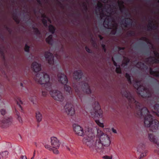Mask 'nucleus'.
<instances>
[{
    "instance_id": "nucleus-1",
    "label": "nucleus",
    "mask_w": 159,
    "mask_h": 159,
    "mask_svg": "<svg viewBox=\"0 0 159 159\" xmlns=\"http://www.w3.org/2000/svg\"><path fill=\"white\" fill-rule=\"evenodd\" d=\"M142 116L145 115L144 117V123L145 126L150 127V130L152 132H155L158 129L159 122L156 120H154L152 116L148 114L149 112L145 107L142 108L140 111Z\"/></svg>"
},
{
    "instance_id": "nucleus-2",
    "label": "nucleus",
    "mask_w": 159,
    "mask_h": 159,
    "mask_svg": "<svg viewBox=\"0 0 159 159\" xmlns=\"http://www.w3.org/2000/svg\"><path fill=\"white\" fill-rule=\"evenodd\" d=\"M34 79L39 84L44 85L46 90L49 91L52 89V84L49 82V76L45 72L37 73Z\"/></svg>"
},
{
    "instance_id": "nucleus-3",
    "label": "nucleus",
    "mask_w": 159,
    "mask_h": 159,
    "mask_svg": "<svg viewBox=\"0 0 159 159\" xmlns=\"http://www.w3.org/2000/svg\"><path fill=\"white\" fill-rule=\"evenodd\" d=\"M93 106V118L96 124L100 127L103 128L104 124L101 123L100 119H102L103 111L101 108L99 103L98 102H95Z\"/></svg>"
},
{
    "instance_id": "nucleus-4",
    "label": "nucleus",
    "mask_w": 159,
    "mask_h": 159,
    "mask_svg": "<svg viewBox=\"0 0 159 159\" xmlns=\"http://www.w3.org/2000/svg\"><path fill=\"white\" fill-rule=\"evenodd\" d=\"M100 136V139L96 141V148L101 149H103L104 147L109 146L111 143V140L108 135L101 132Z\"/></svg>"
},
{
    "instance_id": "nucleus-5",
    "label": "nucleus",
    "mask_w": 159,
    "mask_h": 159,
    "mask_svg": "<svg viewBox=\"0 0 159 159\" xmlns=\"http://www.w3.org/2000/svg\"><path fill=\"white\" fill-rule=\"evenodd\" d=\"M82 141L84 144H85L89 147L91 151L95 150L96 152L98 151V149L96 148V142H95L93 139L87 136L84 138Z\"/></svg>"
},
{
    "instance_id": "nucleus-6",
    "label": "nucleus",
    "mask_w": 159,
    "mask_h": 159,
    "mask_svg": "<svg viewBox=\"0 0 159 159\" xmlns=\"http://www.w3.org/2000/svg\"><path fill=\"white\" fill-rule=\"evenodd\" d=\"M50 94L54 99L58 101L62 102L64 99V97L61 92L57 90H51Z\"/></svg>"
},
{
    "instance_id": "nucleus-7",
    "label": "nucleus",
    "mask_w": 159,
    "mask_h": 159,
    "mask_svg": "<svg viewBox=\"0 0 159 159\" xmlns=\"http://www.w3.org/2000/svg\"><path fill=\"white\" fill-rule=\"evenodd\" d=\"M79 85L81 86V89L83 92H85L87 94L91 93L92 91L88 83L84 81H82L79 84Z\"/></svg>"
},
{
    "instance_id": "nucleus-8",
    "label": "nucleus",
    "mask_w": 159,
    "mask_h": 159,
    "mask_svg": "<svg viewBox=\"0 0 159 159\" xmlns=\"http://www.w3.org/2000/svg\"><path fill=\"white\" fill-rule=\"evenodd\" d=\"M64 107L65 111L68 115L72 116L75 114L74 107L72 104L67 103L66 104Z\"/></svg>"
},
{
    "instance_id": "nucleus-9",
    "label": "nucleus",
    "mask_w": 159,
    "mask_h": 159,
    "mask_svg": "<svg viewBox=\"0 0 159 159\" xmlns=\"http://www.w3.org/2000/svg\"><path fill=\"white\" fill-rule=\"evenodd\" d=\"M73 129L76 134L81 136H83L84 135L83 128L80 125L76 124L73 125Z\"/></svg>"
},
{
    "instance_id": "nucleus-10",
    "label": "nucleus",
    "mask_w": 159,
    "mask_h": 159,
    "mask_svg": "<svg viewBox=\"0 0 159 159\" xmlns=\"http://www.w3.org/2000/svg\"><path fill=\"white\" fill-rule=\"evenodd\" d=\"M44 57L46 60L50 65H53L54 63V56L52 53L48 51H46L44 53Z\"/></svg>"
},
{
    "instance_id": "nucleus-11",
    "label": "nucleus",
    "mask_w": 159,
    "mask_h": 159,
    "mask_svg": "<svg viewBox=\"0 0 159 159\" xmlns=\"http://www.w3.org/2000/svg\"><path fill=\"white\" fill-rule=\"evenodd\" d=\"M57 77L59 81L62 84H66L68 82L67 76L63 73H59L57 74Z\"/></svg>"
},
{
    "instance_id": "nucleus-12",
    "label": "nucleus",
    "mask_w": 159,
    "mask_h": 159,
    "mask_svg": "<svg viewBox=\"0 0 159 159\" xmlns=\"http://www.w3.org/2000/svg\"><path fill=\"white\" fill-rule=\"evenodd\" d=\"M121 25L125 27H130L132 26L133 23L132 20L130 18L126 17L121 20Z\"/></svg>"
},
{
    "instance_id": "nucleus-13",
    "label": "nucleus",
    "mask_w": 159,
    "mask_h": 159,
    "mask_svg": "<svg viewBox=\"0 0 159 159\" xmlns=\"http://www.w3.org/2000/svg\"><path fill=\"white\" fill-rule=\"evenodd\" d=\"M12 119L10 118H4L1 121L0 124V126L3 128H6L11 125L12 123Z\"/></svg>"
},
{
    "instance_id": "nucleus-14",
    "label": "nucleus",
    "mask_w": 159,
    "mask_h": 159,
    "mask_svg": "<svg viewBox=\"0 0 159 159\" xmlns=\"http://www.w3.org/2000/svg\"><path fill=\"white\" fill-rule=\"evenodd\" d=\"M51 145L53 148L58 149L59 148L60 144L59 140L56 137H52L51 138Z\"/></svg>"
},
{
    "instance_id": "nucleus-15",
    "label": "nucleus",
    "mask_w": 159,
    "mask_h": 159,
    "mask_svg": "<svg viewBox=\"0 0 159 159\" xmlns=\"http://www.w3.org/2000/svg\"><path fill=\"white\" fill-rule=\"evenodd\" d=\"M122 95L127 98L129 103L132 102H136L134 98L129 92L126 91H124L122 94Z\"/></svg>"
},
{
    "instance_id": "nucleus-16",
    "label": "nucleus",
    "mask_w": 159,
    "mask_h": 159,
    "mask_svg": "<svg viewBox=\"0 0 159 159\" xmlns=\"http://www.w3.org/2000/svg\"><path fill=\"white\" fill-rule=\"evenodd\" d=\"M31 67L33 71L36 73L40 71L41 70V64L36 61L32 63Z\"/></svg>"
},
{
    "instance_id": "nucleus-17",
    "label": "nucleus",
    "mask_w": 159,
    "mask_h": 159,
    "mask_svg": "<svg viewBox=\"0 0 159 159\" xmlns=\"http://www.w3.org/2000/svg\"><path fill=\"white\" fill-rule=\"evenodd\" d=\"M83 75V72L81 70H75L73 73L74 79L75 80H80L82 78Z\"/></svg>"
},
{
    "instance_id": "nucleus-18",
    "label": "nucleus",
    "mask_w": 159,
    "mask_h": 159,
    "mask_svg": "<svg viewBox=\"0 0 159 159\" xmlns=\"http://www.w3.org/2000/svg\"><path fill=\"white\" fill-rule=\"evenodd\" d=\"M148 137L150 142L156 144L157 146L159 145V140L152 134H149Z\"/></svg>"
},
{
    "instance_id": "nucleus-19",
    "label": "nucleus",
    "mask_w": 159,
    "mask_h": 159,
    "mask_svg": "<svg viewBox=\"0 0 159 159\" xmlns=\"http://www.w3.org/2000/svg\"><path fill=\"white\" fill-rule=\"evenodd\" d=\"M156 58L154 57H150L148 58V61H150L151 63H159V54L156 51L154 52Z\"/></svg>"
},
{
    "instance_id": "nucleus-20",
    "label": "nucleus",
    "mask_w": 159,
    "mask_h": 159,
    "mask_svg": "<svg viewBox=\"0 0 159 159\" xmlns=\"http://www.w3.org/2000/svg\"><path fill=\"white\" fill-rule=\"evenodd\" d=\"M119 9L121 12H122L125 10V7L124 5V2L123 1H120L118 2Z\"/></svg>"
},
{
    "instance_id": "nucleus-21",
    "label": "nucleus",
    "mask_w": 159,
    "mask_h": 159,
    "mask_svg": "<svg viewBox=\"0 0 159 159\" xmlns=\"http://www.w3.org/2000/svg\"><path fill=\"white\" fill-rule=\"evenodd\" d=\"M129 61L130 60L129 58L124 57V59L122 61L121 66L123 67H124L125 66L127 65Z\"/></svg>"
},
{
    "instance_id": "nucleus-22",
    "label": "nucleus",
    "mask_w": 159,
    "mask_h": 159,
    "mask_svg": "<svg viewBox=\"0 0 159 159\" xmlns=\"http://www.w3.org/2000/svg\"><path fill=\"white\" fill-rule=\"evenodd\" d=\"M46 41L49 44H52L53 42V40L52 39V34L49 35L46 39Z\"/></svg>"
},
{
    "instance_id": "nucleus-23",
    "label": "nucleus",
    "mask_w": 159,
    "mask_h": 159,
    "mask_svg": "<svg viewBox=\"0 0 159 159\" xmlns=\"http://www.w3.org/2000/svg\"><path fill=\"white\" fill-rule=\"evenodd\" d=\"M36 118L38 122L39 123L42 120V115L39 111L36 113Z\"/></svg>"
},
{
    "instance_id": "nucleus-24",
    "label": "nucleus",
    "mask_w": 159,
    "mask_h": 159,
    "mask_svg": "<svg viewBox=\"0 0 159 159\" xmlns=\"http://www.w3.org/2000/svg\"><path fill=\"white\" fill-rule=\"evenodd\" d=\"M32 29L34 30V34L37 36H39V35H41L40 31L38 28L35 27L34 26H33Z\"/></svg>"
},
{
    "instance_id": "nucleus-25",
    "label": "nucleus",
    "mask_w": 159,
    "mask_h": 159,
    "mask_svg": "<svg viewBox=\"0 0 159 159\" xmlns=\"http://www.w3.org/2000/svg\"><path fill=\"white\" fill-rule=\"evenodd\" d=\"M113 27L114 28L112 29L111 31L110 34L112 35H115L116 33L117 25L116 23H115L112 25Z\"/></svg>"
},
{
    "instance_id": "nucleus-26",
    "label": "nucleus",
    "mask_w": 159,
    "mask_h": 159,
    "mask_svg": "<svg viewBox=\"0 0 159 159\" xmlns=\"http://www.w3.org/2000/svg\"><path fill=\"white\" fill-rule=\"evenodd\" d=\"M64 85V89L65 90L68 92L69 94H71L72 91L71 90V89L70 87L67 85L66 84Z\"/></svg>"
},
{
    "instance_id": "nucleus-27",
    "label": "nucleus",
    "mask_w": 159,
    "mask_h": 159,
    "mask_svg": "<svg viewBox=\"0 0 159 159\" xmlns=\"http://www.w3.org/2000/svg\"><path fill=\"white\" fill-rule=\"evenodd\" d=\"M48 27L49 32L52 34H53L56 30L55 27L52 25L50 24L49 25Z\"/></svg>"
},
{
    "instance_id": "nucleus-28",
    "label": "nucleus",
    "mask_w": 159,
    "mask_h": 159,
    "mask_svg": "<svg viewBox=\"0 0 159 159\" xmlns=\"http://www.w3.org/2000/svg\"><path fill=\"white\" fill-rule=\"evenodd\" d=\"M8 152L7 151H4L0 152V156H1L3 158H6L8 157Z\"/></svg>"
},
{
    "instance_id": "nucleus-29",
    "label": "nucleus",
    "mask_w": 159,
    "mask_h": 159,
    "mask_svg": "<svg viewBox=\"0 0 159 159\" xmlns=\"http://www.w3.org/2000/svg\"><path fill=\"white\" fill-rule=\"evenodd\" d=\"M135 32L134 31L129 30L126 33V36L127 37H131L134 36L135 35Z\"/></svg>"
},
{
    "instance_id": "nucleus-30",
    "label": "nucleus",
    "mask_w": 159,
    "mask_h": 159,
    "mask_svg": "<svg viewBox=\"0 0 159 159\" xmlns=\"http://www.w3.org/2000/svg\"><path fill=\"white\" fill-rule=\"evenodd\" d=\"M150 73L151 75L154 76H159V72L153 71L151 68L150 69Z\"/></svg>"
},
{
    "instance_id": "nucleus-31",
    "label": "nucleus",
    "mask_w": 159,
    "mask_h": 159,
    "mask_svg": "<svg viewBox=\"0 0 159 159\" xmlns=\"http://www.w3.org/2000/svg\"><path fill=\"white\" fill-rule=\"evenodd\" d=\"M18 100L19 101H18L16 100L17 104L19 106V107L21 109V111L23 112V109L22 107H21L20 104H23V102L22 101L20 100V98H18Z\"/></svg>"
},
{
    "instance_id": "nucleus-32",
    "label": "nucleus",
    "mask_w": 159,
    "mask_h": 159,
    "mask_svg": "<svg viewBox=\"0 0 159 159\" xmlns=\"http://www.w3.org/2000/svg\"><path fill=\"white\" fill-rule=\"evenodd\" d=\"M154 109L156 111L157 114L159 116V105L157 104L154 107Z\"/></svg>"
},
{
    "instance_id": "nucleus-33",
    "label": "nucleus",
    "mask_w": 159,
    "mask_h": 159,
    "mask_svg": "<svg viewBox=\"0 0 159 159\" xmlns=\"http://www.w3.org/2000/svg\"><path fill=\"white\" fill-rule=\"evenodd\" d=\"M125 77L127 79V81L130 84H131V77L129 75L128 73H126L125 75Z\"/></svg>"
},
{
    "instance_id": "nucleus-34",
    "label": "nucleus",
    "mask_w": 159,
    "mask_h": 159,
    "mask_svg": "<svg viewBox=\"0 0 159 159\" xmlns=\"http://www.w3.org/2000/svg\"><path fill=\"white\" fill-rule=\"evenodd\" d=\"M137 19L138 20L139 18V0H137Z\"/></svg>"
},
{
    "instance_id": "nucleus-35",
    "label": "nucleus",
    "mask_w": 159,
    "mask_h": 159,
    "mask_svg": "<svg viewBox=\"0 0 159 159\" xmlns=\"http://www.w3.org/2000/svg\"><path fill=\"white\" fill-rule=\"evenodd\" d=\"M116 72L118 74H121L122 73L120 65L118 67H116L115 70Z\"/></svg>"
},
{
    "instance_id": "nucleus-36",
    "label": "nucleus",
    "mask_w": 159,
    "mask_h": 159,
    "mask_svg": "<svg viewBox=\"0 0 159 159\" xmlns=\"http://www.w3.org/2000/svg\"><path fill=\"white\" fill-rule=\"evenodd\" d=\"M42 22L45 26H47V20L45 18H43L41 20Z\"/></svg>"
},
{
    "instance_id": "nucleus-37",
    "label": "nucleus",
    "mask_w": 159,
    "mask_h": 159,
    "mask_svg": "<svg viewBox=\"0 0 159 159\" xmlns=\"http://www.w3.org/2000/svg\"><path fill=\"white\" fill-rule=\"evenodd\" d=\"M30 47L28 46L26 44H25V51L27 52H29L30 51Z\"/></svg>"
},
{
    "instance_id": "nucleus-38",
    "label": "nucleus",
    "mask_w": 159,
    "mask_h": 159,
    "mask_svg": "<svg viewBox=\"0 0 159 159\" xmlns=\"http://www.w3.org/2000/svg\"><path fill=\"white\" fill-rule=\"evenodd\" d=\"M91 41H92V44L94 47L97 46L96 42L93 39V38H91Z\"/></svg>"
},
{
    "instance_id": "nucleus-39",
    "label": "nucleus",
    "mask_w": 159,
    "mask_h": 159,
    "mask_svg": "<svg viewBox=\"0 0 159 159\" xmlns=\"http://www.w3.org/2000/svg\"><path fill=\"white\" fill-rule=\"evenodd\" d=\"M82 6L83 7L84 11H87L88 8L85 2H83L82 4Z\"/></svg>"
},
{
    "instance_id": "nucleus-40",
    "label": "nucleus",
    "mask_w": 159,
    "mask_h": 159,
    "mask_svg": "<svg viewBox=\"0 0 159 159\" xmlns=\"http://www.w3.org/2000/svg\"><path fill=\"white\" fill-rule=\"evenodd\" d=\"M102 6V4L100 2H98L97 4V7L96 8L100 10Z\"/></svg>"
},
{
    "instance_id": "nucleus-41",
    "label": "nucleus",
    "mask_w": 159,
    "mask_h": 159,
    "mask_svg": "<svg viewBox=\"0 0 159 159\" xmlns=\"http://www.w3.org/2000/svg\"><path fill=\"white\" fill-rule=\"evenodd\" d=\"M57 4L60 6L61 8H64V6H63V5L58 0L57 1Z\"/></svg>"
},
{
    "instance_id": "nucleus-42",
    "label": "nucleus",
    "mask_w": 159,
    "mask_h": 159,
    "mask_svg": "<svg viewBox=\"0 0 159 159\" xmlns=\"http://www.w3.org/2000/svg\"><path fill=\"white\" fill-rule=\"evenodd\" d=\"M44 147L48 149L50 151L52 150V148H51V146L50 145L46 144L45 145Z\"/></svg>"
},
{
    "instance_id": "nucleus-43",
    "label": "nucleus",
    "mask_w": 159,
    "mask_h": 159,
    "mask_svg": "<svg viewBox=\"0 0 159 159\" xmlns=\"http://www.w3.org/2000/svg\"><path fill=\"white\" fill-rule=\"evenodd\" d=\"M109 21V19H105L104 22V24L107 26H108Z\"/></svg>"
},
{
    "instance_id": "nucleus-44",
    "label": "nucleus",
    "mask_w": 159,
    "mask_h": 159,
    "mask_svg": "<svg viewBox=\"0 0 159 159\" xmlns=\"http://www.w3.org/2000/svg\"><path fill=\"white\" fill-rule=\"evenodd\" d=\"M41 17L43 18L47 19L48 21H50V19L44 14H42Z\"/></svg>"
},
{
    "instance_id": "nucleus-45",
    "label": "nucleus",
    "mask_w": 159,
    "mask_h": 159,
    "mask_svg": "<svg viewBox=\"0 0 159 159\" xmlns=\"http://www.w3.org/2000/svg\"><path fill=\"white\" fill-rule=\"evenodd\" d=\"M85 49L86 51L89 53H92V51L87 46H85Z\"/></svg>"
},
{
    "instance_id": "nucleus-46",
    "label": "nucleus",
    "mask_w": 159,
    "mask_h": 159,
    "mask_svg": "<svg viewBox=\"0 0 159 159\" xmlns=\"http://www.w3.org/2000/svg\"><path fill=\"white\" fill-rule=\"evenodd\" d=\"M102 157L105 159H112V156H109L107 155L104 156Z\"/></svg>"
},
{
    "instance_id": "nucleus-47",
    "label": "nucleus",
    "mask_w": 159,
    "mask_h": 159,
    "mask_svg": "<svg viewBox=\"0 0 159 159\" xmlns=\"http://www.w3.org/2000/svg\"><path fill=\"white\" fill-rule=\"evenodd\" d=\"M146 156V153L145 152H141L140 156V158Z\"/></svg>"
},
{
    "instance_id": "nucleus-48",
    "label": "nucleus",
    "mask_w": 159,
    "mask_h": 159,
    "mask_svg": "<svg viewBox=\"0 0 159 159\" xmlns=\"http://www.w3.org/2000/svg\"><path fill=\"white\" fill-rule=\"evenodd\" d=\"M0 112H1V114L2 115L4 116L6 114V111L5 109H2L1 110Z\"/></svg>"
},
{
    "instance_id": "nucleus-49",
    "label": "nucleus",
    "mask_w": 159,
    "mask_h": 159,
    "mask_svg": "<svg viewBox=\"0 0 159 159\" xmlns=\"http://www.w3.org/2000/svg\"><path fill=\"white\" fill-rule=\"evenodd\" d=\"M101 47L102 48V49L103 50L104 52H106V46L104 44H102L101 45Z\"/></svg>"
},
{
    "instance_id": "nucleus-50",
    "label": "nucleus",
    "mask_w": 159,
    "mask_h": 159,
    "mask_svg": "<svg viewBox=\"0 0 159 159\" xmlns=\"http://www.w3.org/2000/svg\"><path fill=\"white\" fill-rule=\"evenodd\" d=\"M17 119L19 120V122L20 123H22V120L21 117L20 116H17Z\"/></svg>"
},
{
    "instance_id": "nucleus-51",
    "label": "nucleus",
    "mask_w": 159,
    "mask_h": 159,
    "mask_svg": "<svg viewBox=\"0 0 159 159\" xmlns=\"http://www.w3.org/2000/svg\"><path fill=\"white\" fill-rule=\"evenodd\" d=\"M12 17H13V19L14 20L15 19H16V18H17L18 17L17 14H16V13H13L12 14Z\"/></svg>"
},
{
    "instance_id": "nucleus-52",
    "label": "nucleus",
    "mask_w": 159,
    "mask_h": 159,
    "mask_svg": "<svg viewBox=\"0 0 159 159\" xmlns=\"http://www.w3.org/2000/svg\"><path fill=\"white\" fill-rule=\"evenodd\" d=\"M56 148L55 149H52V151L53 152L54 154H58L59 153V151Z\"/></svg>"
},
{
    "instance_id": "nucleus-53",
    "label": "nucleus",
    "mask_w": 159,
    "mask_h": 159,
    "mask_svg": "<svg viewBox=\"0 0 159 159\" xmlns=\"http://www.w3.org/2000/svg\"><path fill=\"white\" fill-rule=\"evenodd\" d=\"M111 60H112V61L113 62L114 65L115 66L117 67L118 66V65L117 63L114 60V59L113 58V57H112Z\"/></svg>"
},
{
    "instance_id": "nucleus-54",
    "label": "nucleus",
    "mask_w": 159,
    "mask_h": 159,
    "mask_svg": "<svg viewBox=\"0 0 159 159\" xmlns=\"http://www.w3.org/2000/svg\"><path fill=\"white\" fill-rule=\"evenodd\" d=\"M87 28L88 29V32L89 34L90 35V36L92 37L93 36V35H92L91 32L89 30V26H88L87 27Z\"/></svg>"
},
{
    "instance_id": "nucleus-55",
    "label": "nucleus",
    "mask_w": 159,
    "mask_h": 159,
    "mask_svg": "<svg viewBox=\"0 0 159 159\" xmlns=\"http://www.w3.org/2000/svg\"><path fill=\"white\" fill-rule=\"evenodd\" d=\"M118 50L119 51H120L121 50H124L125 49V48L124 47H118Z\"/></svg>"
},
{
    "instance_id": "nucleus-56",
    "label": "nucleus",
    "mask_w": 159,
    "mask_h": 159,
    "mask_svg": "<svg viewBox=\"0 0 159 159\" xmlns=\"http://www.w3.org/2000/svg\"><path fill=\"white\" fill-rule=\"evenodd\" d=\"M14 20L17 24H19L20 23V20L19 19L18 17L16 19H15Z\"/></svg>"
},
{
    "instance_id": "nucleus-57",
    "label": "nucleus",
    "mask_w": 159,
    "mask_h": 159,
    "mask_svg": "<svg viewBox=\"0 0 159 159\" xmlns=\"http://www.w3.org/2000/svg\"><path fill=\"white\" fill-rule=\"evenodd\" d=\"M14 20L17 24H19L20 23V20L19 19L18 17L16 19H15Z\"/></svg>"
},
{
    "instance_id": "nucleus-58",
    "label": "nucleus",
    "mask_w": 159,
    "mask_h": 159,
    "mask_svg": "<svg viewBox=\"0 0 159 159\" xmlns=\"http://www.w3.org/2000/svg\"><path fill=\"white\" fill-rule=\"evenodd\" d=\"M139 85L138 84H137V93L138 95H139Z\"/></svg>"
},
{
    "instance_id": "nucleus-59",
    "label": "nucleus",
    "mask_w": 159,
    "mask_h": 159,
    "mask_svg": "<svg viewBox=\"0 0 159 159\" xmlns=\"http://www.w3.org/2000/svg\"><path fill=\"white\" fill-rule=\"evenodd\" d=\"M137 34H139V24L138 23H138L137 25Z\"/></svg>"
},
{
    "instance_id": "nucleus-60",
    "label": "nucleus",
    "mask_w": 159,
    "mask_h": 159,
    "mask_svg": "<svg viewBox=\"0 0 159 159\" xmlns=\"http://www.w3.org/2000/svg\"><path fill=\"white\" fill-rule=\"evenodd\" d=\"M4 47L3 46H2V47H0V53L1 52V51L2 52L4 51Z\"/></svg>"
},
{
    "instance_id": "nucleus-61",
    "label": "nucleus",
    "mask_w": 159,
    "mask_h": 159,
    "mask_svg": "<svg viewBox=\"0 0 159 159\" xmlns=\"http://www.w3.org/2000/svg\"><path fill=\"white\" fill-rule=\"evenodd\" d=\"M7 30L8 31V32L10 34L11 33L12 31L11 29L10 28H8V29Z\"/></svg>"
},
{
    "instance_id": "nucleus-62",
    "label": "nucleus",
    "mask_w": 159,
    "mask_h": 159,
    "mask_svg": "<svg viewBox=\"0 0 159 159\" xmlns=\"http://www.w3.org/2000/svg\"><path fill=\"white\" fill-rule=\"evenodd\" d=\"M21 159H27V157L26 156L22 155L20 157Z\"/></svg>"
},
{
    "instance_id": "nucleus-63",
    "label": "nucleus",
    "mask_w": 159,
    "mask_h": 159,
    "mask_svg": "<svg viewBox=\"0 0 159 159\" xmlns=\"http://www.w3.org/2000/svg\"><path fill=\"white\" fill-rule=\"evenodd\" d=\"M15 112L17 116H20V113L16 109H15Z\"/></svg>"
},
{
    "instance_id": "nucleus-64",
    "label": "nucleus",
    "mask_w": 159,
    "mask_h": 159,
    "mask_svg": "<svg viewBox=\"0 0 159 159\" xmlns=\"http://www.w3.org/2000/svg\"><path fill=\"white\" fill-rule=\"evenodd\" d=\"M42 94L44 96H45L47 95V92L44 91H42Z\"/></svg>"
}]
</instances>
